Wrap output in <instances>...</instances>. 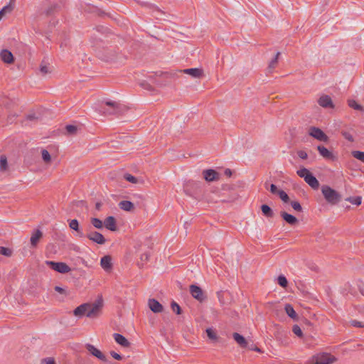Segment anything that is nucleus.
<instances>
[{"label": "nucleus", "mask_w": 364, "mask_h": 364, "mask_svg": "<svg viewBox=\"0 0 364 364\" xmlns=\"http://www.w3.org/2000/svg\"><path fill=\"white\" fill-rule=\"evenodd\" d=\"M102 58L106 61H112L117 58V53L113 50H107Z\"/></svg>", "instance_id": "30"}, {"label": "nucleus", "mask_w": 364, "mask_h": 364, "mask_svg": "<svg viewBox=\"0 0 364 364\" xmlns=\"http://www.w3.org/2000/svg\"><path fill=\"white\" fill-rule=\"evenodd\" d=\"M46 264L52 269L61 273L65 274L71 271V268L65 262H57L53 261H46Z\"/></svg>", "instance_id": "5"}, {"label": "nucleus", "mask_w": 364, "mask_h": 364, "mask_svg": "<svg viewBox=\"0 0 364 364\" xmlns=\"http://www.w3.org/2000/svg\"><path fill=\"white\" fill-rule=\"evenodd\" d=\"M232 338L237 342V343L242 348H246L247 346V342L244 336L238 333H233Z\"/></svg>", "instance_id": "24"}, {"label": "nucleus", "mask_w": 364, "mask_h": 364, "mask_svg": "<svg viewBox=\"0 0 364 364\" xmlns=\"http://www.w3.org/2000/svg\"><path fill=\"white\" fill-rule=\"evenodd\" d=\"M204 179L208 182L216 181L220 179V174L213 169H206L203 171Z\"/></svg>", "instance_id": "10"}, {"label": "nucleus", "mask_w": 364, "mask_h": 364, "mask_svg": "<svg viewBox=\"0 0 364 364\" xmlns=\"http://www.w3.org/2000/svg\"><path fill=\"white\" fill-rule=\"evenodd\" d=\"M105 103V105L110 107V109H103V113L105 114H117L121 112L120 104L112 101H106Z\"/></svg>", "instance_id": "7"}, {"label": "nucleus", "mask_w": 364, "mask_h": 364, "mask_svg": "<svg viewBox=\"0 0 364 364\" xmlns=\"http://www.w3.org/2000/svg\"><path fill=\"white\" fill-rule=\"evenodd\" d=\"M261 210L263 215L267 218H272L274 216V212L272 209L267 205H262L261 206Z\"/></svg>", "instance_id": "28"}, {"label": "nucleus", "mask_w": 364, "mask_h": 364, "mask_svg": "<svg viewBox=\"0 0 364 364\" xmlns=\"http://www.w3.org/2000/svg\"><path fill=\"white\" fill-rule=\"evenodd\" d=\"M206 333H207L208 337L210 339L213 340V341L217 340V338H218L217 333L214 331V330H213L210 328H207L206 329Z\"/></svg>", "instance_id": "43"}, {"label": "nucleus", "mask_w": 364, "mask_h": 364, "mask_svg": "<svg viewBox=\"0 0 364 364\" xmlns=\"http://www.w3.org/2000/svg\"><path fill=\"white\" fill-rule=\"evenodd\" d=\"M114 341L120 346L124 348H129L131 346L130 342L122 334L115 333L113 334Z\"/></svg>", "instance_id": "18"}, {"label": "nucleus", "mask_w": 364, "mask_h": 364, "mask_svg": "<svg viewBox=\"0 0 364 364\" xmlns=\"http://www.w3.org/2000/svg\"><path fill=\"white\" fill-rule=\"evenodd\" d=\"M171 307L172 310L176 313V314H181V309L180 306L175 301H172L171 304Z\"/></svg>", "instance_id": "46"}, {"label": "nucleus", "mask_w": 364, "mask_h": 364, "mask_svg": "<svg viewBox=\"0 0 364 364\" xmlns=\"http://www.w3.org/2000/svg\"><path fill=\"white\" fill-rule=\"evenodd\" d=\"M100 265L106 272H109L112 268V257L109 255H105L101 258Z\"/></svg>", "instance_id": "17"}, {"label": "nucleus", "mask_w": 364, "mask_h": 364, "mask_svg": "<svg viewBox=\"0 0 364 364\" xmlns=\"http://www.w3.org/2000/svg\"><path fill=\"white\" fill-rule=\"evenodd\" d=\"M38 116L35 113L28 114L26 115V119L29 121H36L38 119Z\"/></svg>", "instance_id": "53"}, {"label": "nucleus", "mask_w": 364, "mask_h": 364, "mask_svg": "<svg viewBox=\"0 0 364 364\" xmlns=\"http://www.w3.org/2000/svg\"><path fill=\"white\" fill-rule=\"evenodd\" d=\"M280 55V52H277L275 57L270 61L268 65L269 72H272L278 64V58Z\"/></svg>", "instance_id": "29"}, {"label": "nucleus", "mask_w": 364, "mask_h": 364, "mask_svg": "<svg viewBox=\"0 0 364 364\" xmlns=\"http://www.w3.org/2000/svg\"><path fill=\"white\" fill-rule=\"evenodd\" d=\"M41 153L43 163L47 166H50L52 162V157L50 153L45 149H42Z\"/></svg>", "instance_id": "26"}, {"label": "nucleus", "mask_w": 364, "mask_h": 364, "mask_svg": "<svg viewBox=\"0 0 364 364\" xmlns=\"http://www.w3.org/2000/svg\"><path fill=\"white\" fill-rule=\"evenodd\" d=\"M88 303L82 304L75 309V310L73 311V314L77 317L86 316V311Z\"/></svg>", "instance_id": "23"}, {"label": "nucleus", "mask_w": 364, "mask_h": 364, "mask_svg": "<svg viewBox=\"0 0 364 364\" xmlns=\"http://www.w3.org/2000/svg\"><path fill=\"white\" fill-rule=\"evenodd\" d=\"M0 58L1 60L8 64H11L14 62V55L9 50L4 49L2 50L0 53Z\"/></svg>", "instance_id": "20"}, {"label": "nucleus", "mask_w": 364, "mask_h": 364, "mask_svg": "<svg viewBox=\"0 0 364 364\" xmlns=\"http://www.w3.org/2000/svg\"><path fill=\"white\" fill-rule=\"evenodd\" d=\"M292 331L295 335L301 338L303 336V333L301 328L298 325H294L292 328Z\"/></svg>", "instance_id": "47"}, {"label": "nucleus", "mask_w": 364, "mask_h": 364, "mask_svg": "<svg viewBox=\"0 0 364 364\" xmlns=\"http://www.w3.org/2000/svg\"><path fill=\"white\" fill-rule=\"evenodd\" d=\"M110 355H112V357L113 358H114L117 360H121L122 359V356L114 351H111Z\"/></svg>", "instance_id": "56"}, {"label": "nucleus", "mask_w": 364, "mask_h": 364, "mask_svg": "<svg viewBox=\"0 0 364 364\" xmlns=\"http://www.w3.org/2000/svg\"><path fill=\"white\" fill-rule=\"evenodd\" d=\"M85 237L98 245H104L106 242L105 237L100 232L97 231H90L87 235H85Z\"/></svg>", "instance_id": "9"}, {"label": "nucleus", "mask_w": 364, "mask_h": 364, "mask_svg": "<svg viewBox=\"0 0 364 364\" xmlns=\"http://www.w3.org/2000/svg\"><path fill=\"white\" fill-rule=\"evenodd\" d=\"M43 237V233L40 230H36L32 234L30 242L33 247H36Z\"/></svg>", "instance_id": "22"}, {"label": "nucleus", "mask_w": 364, "mask_h": 364, "mask_svg": "<svg viewBox=\"0 0 364 364\" xmlns=\"http://www.w3.org/2000/svg\"><path fill=\"white\" fill-rule=\"evenodd\" d=\"M41 364H55V359L51 357L43 358L41 360Z\"/></svg>", "instance_id": "49"}, {"label": "nucleus", "mask_w": 364, "mask_h": 364, "mask_svg": "<svg viewBox=\"0 0 364 364\" xmlns=\"http://www.w3.org/2000/svg\"><path fill=\"white\" fill-rule=\"evenodd\" d=\"M190 293L194 299H197L200 302L203 301L206 298L202 289L200 287L195 284H192L190 286Z\"/></svg>", "instance_id": "8"}, {"label": "nucleus", "mask_w": 364, "mask_h": 364, "mask_svg": "<svg viewBox=\"0 0 364 364\" xmlns=\"http://www.w3.org/2000/svg\"><path fill=\"white\" fill-rule=\"evenodd\" d=\"M309 134L321 141L326 142L328 141V136L321 129L316 127L309 128Z\"/></svg>", "instance_id": "6"}, {"label": "nucleus", "mask_w": 364, "mask_h": 364, "mask_svg": "<svg viewBox=\"0 0 364 364\" xmlns=\"http://www.w3.org/2000/svg\"><path fill=\"white\" fill-rule=\"evenodd\" d=\"M95 208L97 210H100V208H101V203H97L96 205H95Z\"/></svg>", "instance_id": "64"}, {"label": "nucleus", "mask_w": 364, "mask_h": 364, "mask_svg": "<svg viewBox=\"0 0 364 364\" xmlns=\"http://www.w3.org/2000/svg\"><path fill=\"white\" fill-rule=\"evenodd\" d=\"M141 85L144 88V89H146V90H152V86L146 82H143L141 84Z\"/></svg>", "instance_id": "60"}, {"label": "nucleus", "mask_w": 364, "mask_h": 364, "mask_svg": "<svg viewBox=\"0 0 364 364\" xmlns=\"http://www.w3.org/2000/svg\"><path fill=\"white\" fill-rule=\"evenodd\" d=\"M237 198V195L236 193H234L233 195L230 196V198H228L227 199H223L222 201L223 202H231V201L235 200Z\"/></svg>", "instance_id": "57"}, {"label": "nucleus", "mask_w": 364, "mask_h": 364, "mask_svg": "<svg viewBox=\"0 0 364 364\" xmlns=\"http://www.w3.org/2000/svg\"><path fill=\"white\" fill-rule=\"evenodd\" d=\"M149 257H150V254H149V253H148V252H145V253H144V254H142V255H141V258H140V259H141V260L142 262H146V261H148V260H149Z\"/></svg>", "instance_id": "58"}, {"label": "nucleus", "mask_w": 364, "mask_h": 364, "mask_svg": "<svg viewBox=\"0 0 364 364\" xmlns=\"http://www.w3.org/2000/svg\"><path fill=\"white\" fill-rule=\"evenodd\" d=\"M86 349L93 355L97 358L99 360L106 362L107 361V357L97 348H95L92 344H87L86 345Z\"/></svg>", "instance_id": "11"}, {"label": "nucleus", "mask_w": 364, "mask_h": 364, "mask_svg": "<svg viewBox=\"0 0 364 364\" xmlns=\"http://www.w3.org/2000/svg\"><path fill=\"white\" fill-rule=\"evenodd\" d=\"M91 224L97 229H102L103 228V223L101 220L96 218H91Z\"/></svg>", "instance_id": "35"}, {"label": "nucleus", "mask_w": 364, "mask_h": 364, "mask_svg": "<svg viewBox=\"0 0 364 364\" xmlns=\"http://www.w3.org/2000/svg\"><path fill=\"white\" fill-rule=\"evenodd\" d=\"M337 358L330 353H323L314 355L308 364H333Z\"/></svg>", "instance_id": "3"}, {"label": "nucleus", "mask_w": 364, "mask_h": 364, "mask_svg": "<svg viewBox=\"0 0 364 364\" xmlns=\"http://www.w3.org/2000/svg\"><path fill=\"white\" fill-rule=\"evenodd\" d=\"M355 309L358 310V311L364 315V305H358L355 306Z\"/></svg>", "instance_id": "59"}, {"label": "nucleus", "mask_w": 364, "mask_h": 364, "mask_svg": "<svg viewBox=\"0 0 364 364\" xmlns=\"http://www.w3.org/2000/svg\"><path fill=\"white\" fill-rule=\"evenodd\" d=\"M103 223L105 227L110 231H116L117 230V221L113 216L106 218Z\"/></svg>", "instance_id": "13"}, {"label": "nucleus", "mask_w": 364, "mask_h": 364, "mask_svg": "<svg viewBox=\"0 0 364 364\" xmlns=\"http://www.w3.org/2000/svg\"><path fill=\"white\" fill-rule=\"evenodd\" d=\"M8 169L7 158L5 155L0 156V171L5 172Z\"/></svg>", "instance_id": "31"}, {"label": "nucleus", "mask_w": 364, "mask_h": 364, "mask_svg": "<svg viewBox=\"0 0 364 364\" xmlns=\"http://www.w3.org/2000/svg\"><path fill=\"white\" fill-rule=\"evenodd\" d=\"M55 290L60 294H65V291L64 289H63L62 287H58V286H56L55 287Z\"/></svg>", "instance_id": "61"}, {"label": "nucleus", "mask_w": 364, "mask_h": 364, "mask_svg": "<svg viewBox=\"0 0 364 364\" xmlns=\"http://www.w3.org/2000/svg\"><path fill=\"white\" fill-rule=\"evenodd\" d=\"M12 250L10 248L0 246V255L11 257L12 255Z\"/></svg>", "instance_id": "39"}, {"label": "nucleus", "mask_w": 364, "mask_h": 364, "mask_svg": "<svg viewBox=\"0 0 364 364\" xmlns=\"http://www.w3.org/2000/svg\"><path fill=\"white\" fill-rule=\"evenodd\" d=\"M40 71L43 75L48 74L51 72L48 66L44 63V60L42 61L40 65Z\"/></svg>", "instance_id": "38"}, {"label": "nucleus", "mask_w": 364, "mask_h": 364, "mask_svg": "<svg viewBox=\"0 0 364 364\" xmlns=\"http://www.w3.org/2000/svg\"><path fill=\"white\" fill-rule=\"evenodd\" d=\"M297 155L301 159H306L308 158L307 153L304 150H299L297 151Z\"/></svg>", "instance_id": "54"}, {"label": "nucleus", "mask_w": 364, "mask_h": 364, "mask_svg": "<svg viewBox=\"0 0 364 364\" xmlns=\"http://www.w3.org/2000/svg\"><path fill=\"white\" fill-rule=\"evenodd\" d=\"M278 196H279V198H281V200L284 202V203H288L289 201V196L287 194V193L285 191H284L283 190H280L279 192L278 193Z\"/></svg>", "instance_id": "44"}, {"label": "nucleus", "mask_w": 364, "mask_h": 364, "mask_svg": "<svg viewBox=\"0 0 364 364\" xmlns=\"http://www.w3.org/2000/svg\"><path fill=\"white\" fill-rule=\"evenodd\" d=\"M124 178L126 181L132 183H137L139 182V179L136 178L135 176L129 174V173H125L124 175Z\"/></svg>", "instance_id": "40"}, {"label": "nucleus", "mask_w": 364, "mask_h": 364, "mask_svg": "<svg viewBox=\"0 0 364 364\" xmlns=\"http://www.w3.org/2000/svg\"><path fill=\"white\" fill-rule=\"evenodd\" d=\"M291 205L292 208L297 212L301 213L303 211V208H302L301 204L298 201H291Z\"/></svg>", "instance_id": "45"}, {"label": "nucleus", "mask_w": 364, "mask_h": 364, "mask_svg": "<svg viewBox=\"0 0 364 364\" xmlns=\"http://www.w3.org/2000/svg\"><path fill=\"white\" fill-rule=\"evenodd\" d=\"M102 307V301L98 300L94 303H88V307L86 311V316L89 318H97L101 312Z\"/></svg>", "instance_id": "4"}, {"label": "nucleus", "mask_w": 364, "mask_h": 364, "mask_svg": "<svg viewBox=\"0 0 364 364\" xmlns=\"http://www.w3.org/2000/svg\"><path fill=\"white\" fill-rule=\"evenodd\" d=\"M277 282L281 287L284 288L287 287L288 282L287 278L284 275H279L277 278Z\"/></svg>", "instance_id": "41"}, {"label": "nucleus", "mask_w": 364, "mask_h": 364, "mask_svg": "<svg viewBox=\"0 0 364 364\" xmlns=\"http://www.w3.org/2000/svg\"><path fill=\"white\" fill-rule=\"evenodd\" d=\"M56 9V5L50 6L45 11L46 16H50Z\"/></svg>", "instance_id": "50"}, {"label": "nucleus", "mask_w": 364, "mask_h": 364, "mask_svg": "<svg viewBox=\"0 0 364 364\" xmlns=\"http://www.w3.org/2000/svg\"><path fill=\"white\" fill-rule=\"evenodd\" d=\"M119 208L125 211H132L134 209V205L133 203L129 200H122L119 202Z\"/></svg>", "instance_id": "25"}, {"label": "nucleus", "mask_w": 364, "mask_h": 364, "mask_svg": "<svg viewBox=\"0 0 364 364\" xmlns=\"http://www.w3.org/2000/svg\"><path fill=\"white\" fill-rule=\"evenodd\" d=\"M235 190V186L230 184H225L222 187L223 191H232Z\"/></svg>", "instance_id": "52"}, {"label": "nucleus", "mask_w": 364, "mask_h": 364, "mask_svg": "<svg viewBox=\"0 0 364 364\" xmlns=\"http://www.w3.org/2000/svg\"><path fill=\"white\" fill-rule=\"evenodd\" d=\"M318 105L323 108H334V105L330 96L323 95L318 100Z\"/></svg>", "instance_id": "12"}, {"label": "nucleus", "mask_w": 364, "mask_h": 364, "mask_svg": "<svg viewBox=\"0 0 364 364\" xmlns=\"http://www.w3.org/2000/svg\"><path fill=\"white\" fill-rule=\"evenodd\" d=\"M250 349L252 350H255L256 352H259V353L262 352L261 349L259 348L258 347L250 348Z\"/></svg>", "instance_id": "63"}, {"label": "nucleus", "mask_w": 364, "mask_h": 364, "mask_svg": "<svg viewBox=\"0 0 364 364\" xmlns=\"http://www.w3.org/2000/svg\"><path fill=\"white\" fill-rule=\"evenodd\" d=\"M350 324L354 327H358V328H363L364 327V324H363L362 322L356 321V320H351L350 321Z\"/></svg>", "instance_id": "51"}, {"label": "nucleus", "mask_w": 364, "mask_h": 364, "mask_svg": "<svg viewBox=\"0 0 364 364\" xmlns=\"http://www.w3.org/2000/svg\"><path fill=\"white\" fill-rule=\"evenodd\" d=\"M149 309L154 313H160L163 311V306L156 299H149L148 301Z\"/></svg>", "instance_id": "16"}, {"label": "nucleus", "mask_w": 364, "mask_h": 364, "mask_svg": "<svg viewBox=\"0 0 364 364\" xmlns=\"http://www.w3.org/2000/svg\"><path fill=\"white\" fill-rule=\"evenodd\" d=\"M69 222V227L70 229L75 230L77 232V235L79 237H85V235L83 233L82 230L80 228L79 223L77 220L73 219L70 220H68Z\"/></svg>", "instance_id": "19"}, {"label": "nucleus", "mask_w": 364, "mask_h": 364, "mask_svg": "<svg viewBox=\"0 0 364 364\" xmlns=\"http://www.w3.org/2000/svg\"><path fill=\"white\" fill-rule=\"evenodd\" d=\"M269 191L270 192L272 193V194H277L278 195V193L279 192L280 190H279L277 187L276 185L274 184H271L269 186Z\"/></svg>", "instance_id": "55"}, {"label": "nucleus", "mask_w": 364, "mask_h": 364, "mask_svg": "<svg viewBox=\"0 0 364 364\" xmlns=\"http://www.w3.org/2000/svg\"><path fill=\"white\" fill-rule=\"evenodd\" d=\"M341 135L346 139L348 140V141L350 142H353L354 141V138L353 136V135L348 131H346V130H342L341 132Z\"/></svg>", "instance_id": "42"}, {"label": "nucleus", "mask_w": 364, "mask_h": 364, "mask_svg": "<svg viewBox=\"0 0 364 364\" xmlns=\"http://www.w3.org/2000/svg\"><path fill=\"white\" fill-rule=\"evenodd\" d=\"M297 175L303 178L305 182L314 189H318L319 187V182L316 178L313 176L310 171L306 168H301L296 171Z\"/></svg>", "instance_id": "2"}, {"label": "nucleus", "mask_w": 364, "mask_h": 364, "mask_svg": "<svg viewBox=\"0 0 364 364\" xmlns=\"http://www.w3.org/2000/svg\"><path fill=\"white\" fill-rule=\"evenodd\" d=\"M348 105L350 107H351L355 110H359V111L364 110L363 107L360 105L358 104L356 102V101L354 100H348Z\"/></svg>", "instance_id": "32"}, {"label": "nucleus", "mask_w": 364, "mask_h": 364, "mask_svg": "<svg viewBox=\"0 0 364 364\" xmlns=\"http://www.w3.org/2000/svg\"><path fill=\"white\" fill-rule=\"evenodd\" d=\"M317 150L318 151L320 155L322 156L324 159L334 160L335 156H333V153L325 146L319 145L317 146Z\"/></svg>", "instance_id": "21"}, {"label": "nucleus", "mask_w": 364, "mask_h": 364, "mask_svg": "<svg viewBox=\"0 0 364 364\" xmlns=\"http://www.w3.org/2000/svg\"><path fill=\"white\" fill-rule=\"evenodd\" d=\"M351 154L354 158L360 160L362 162H364V152L360 151H353Z\"/></svg>", "instance_id": "37"}, {"label": "nucleus", "mask_w": 364, "mask_h": 364, "mask_svg": "<svg viewBox=\"0 0 364 364\" xmlns=\"http://www.w3.org/2000/svg\"><path fill=\"white\" fill-rule=\"evenodd\" d=\"M284 309H285L286 313L290 318H291L293 319H296L297 314H296V311H294L293 306L291 304H286Z\"/></svg>", "instance_id": "27"}, {"label": "nucleus", "mask_w": 364, "mask_h": 364, "mask_svg": "<svg viewBox=\"0 0 364 364\" xmlns=\"http://www.w3.org/2000/svg\"><path fill=\"white\" fill-rule=\"evenodd\" d=\"M346 200L350 202V203L356 205H360L362 203V197L361 196H355V197H348L346 199Z\"/></svg>", "instance_id": "33"}, {"label": "nucleus", "mask_w": 364, "mask_h": 364, "mask_svg": "<svg viewBox=\"0 0 364 364\" xmlns=\"http://www.w3.org/2000/svg\"><path fill=\"white\" fill-rule=\"evenodd\" d=\"M232 174V171L230 168H226L225 170V175L227 176L228 177H230Z\"/></svg>", "instance_id": "62"}, {"label": "nucleus", "mask_w": 364, "mask_h": 364, "mask_svg": "<svg viewBox=\"0 0 364 364\" xmlns=\"http://www.w3.org/2000/svg\"><path fill=\"white\" fill-rule=\"evenodd\" d=\"M280 215L282 218V219L289 225H295L299 223L298 219L295 216L289 214L285 211H281Z\"/></svg>", "instance_id": "14"}, {"label": "nucleus", "mask_w": 364, "mask_h": 364, "mask_svg": "<svg viewBox=\"0 0 364 364\" xmlns=\"http://www.w3.org/2000/svg\"><path fill=\"white\" fill-rule=\"evenodd\" d=\"M224 294L225 293L222 291L217 292V296L218 298V300L222 305H225L226 304L225 299H224Z\"/></svg>", "instance_id": "48"}, {"label": "nucleus", "mask_w": 364, "mask_h": 364, "mask_svg": "<svg viewBox=\"0 0 364 364\" xmlns=\"http://www.w3.org/2000/svg\"><path fill=\"white\" fill-rule=\"evenodd\" d=\"M65 130H66L68 134L75 135L77 134V127H76L75 125L69 124L65 127Z\"/></svg>", "instance_id": "36"}, {"label": "nucleus", "mask_w": 364, "mask_h": 364, "mask_svg": "<svg viewBox=\"0 0 364 364\" xmlns=\"http://www.w3.org/2000/svg\"><path fill=\"white\" fill-rule=\"evenodd\" d=\"M182 72L196 78H201L204 75L203 70L198 68L185 69Z\"/></svg>", "instance_id": "15"}, {"label": "nucleus", "mask_w": 364, "mask_h": 364, "mask_svg": "<svg viewBox=\"0 0 364 364\" xmlns=\"http://www.w3.org/2000/svg\"><path fill=\"white\" fill-rule=\"evenodd\" d=\"M321 192L326 200L331 205H336L341 200V194L328 186L323 185Z\"/></svg>", "instance_id": "1"}, {"label": "nucleus", "mask_w": 364, "mask_h": 364, "mask_svg": "<svg viewBox=\"0 0 364 364\" xmlns=\"http://www.w3.org/2000/svg\"><path fill=\"white\" fill-rule=\"evenodd\" d=\"M14 1L15 0H10V3L4 6L1 10L6 14L11 13L14 9Z\"/></svg>", "instance_id": "34"}]
</instances>
